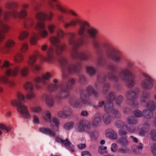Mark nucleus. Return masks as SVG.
<instances>
[{
    "label": "nucleus",
    "mask_w": 156,
    "mask_h": 156,
    "mask_svg": "<svg viewBox=\"0 0 156 156\" xmlns=\"http://www.w3.org/2000/svg\"><path fill=\"white\" fill-rule=\"evenodd\" d=\"M102 119L104 123L106 125L109 124L111 121V116L108 114L105 113L102 117Z\"/></svg>",
    "instance_id": "nucleus-34"
},
{
    "label": "nucleus",
    "mask_w": 156,
    "mask_h": 156,
    "mask_svg": "<svg viewBox=\"0 0 156 156\" xmlns=\"http://www.w3.org/2000/svg\"><path fill=\"white\" fill-rule=\"evenodd\" d=\"M29 36V33L26 31H23L20 32L18 37V39L22 41L27 38Z\"/></svg>",
    "instance_id": "nucleus-35"
},
{
    "label": "nucleus",
    "mask_w": 156,
    "mask_h": 156,
    "mask_svg": "<svg viewBox=\"0 0 156 156\" xmlns=\"http://www.w3.org/2000/svg\"><path fill=\"white\" fill-rule=\"evenodd\" d=\"M125 62L126 65L128 68H130L133 67L134 65L133 62L130 59H126Z\"/></svg>",
    "instance_id": "nucleus-51"
},
{
    "label": "nucleus",
    "mask_w": 156,
    "mask_h": 156,
    "mask_svg": "<svg viewBox=\"0 0 156 156\" xmlns=\"http://www.w3.org/2000/svg\"><path fill=\"white\" fill-rule=\"evenodd\" d=\"M141 145L138 146L137 145H133L132 147V150L134 153L136 154H138L140 153L143 149V144L140 143Z\"/></svg>",
    "instance_id": "nucleus-29"
},
{
    "label": "nucleus",
    "mask_w": 156,
    "mask_h": 156,
    "mask_svg": "<svg viewBox=\"0 0 156 156\" xmlns=\"http://www.w3.org/2000/svg\"><path fill=\"white\" fill-rule=\"evenodd\" d=\"M31 37L30 40V43L31 45H35L37 44V42L39 39L37 34L34 31L31 33Z\"/></svg>",
    "instance_id": "nucleus-28"
},
{
    "label": "nucleus",
    "mask_w": 156,
    "mask_h": 156,
    "mask_svg": "<svg viewBox=\"0 0 156 156\" xmlns=\"http://www.w3.org/2000/svg\"><path fill=\"white\" fill-rule=\"evenodd\" d=\"M82 156H91L90 154L87 151H84L82 152Z\"/></svg>",
    "instance_id": "nucleus-63"
},
{
    "label": "nucleus",
    "mask_w": 156,
    "mask_h": 156,
    "mask_svg": "<svg viewBox=\"0 0 156 156\" xmlns=\"http://www.w3.org/2000/svg\"><path fill=\"white\" fill-rule=\"evenodd\" d=\"M45 25L42 22H37L34 27V30L38 32L39 35L42 38L46 37L48 35V31L44 29Z\"/></svg>",
    "instance_id": "nucleus-16"
},
{
    "label": "nucleus",
    "mask_w": 156,
    "mask_h": 156,
    "mask_svg": "<svg viewBox=\"0 0 156 156\" xmlns=\"http://www.w3.org/2000/svg\"><path fill=\"white\" fill-rule=\"evenodd\" d=\"M153 86V80L147 74V90L151 89Z\"/></svg>",
    "instance_id": "nucleus-36"
},
{
    "label": "nucleus",
    "mask_w": 156,
    "mask_h": 156,
    "mask_svg": "<svg viewBox=\"0 0 156 156\" xmlns=\"http://www.w3.org/2000/svg\"><path fill=\"white\" fill-rule=\"evenodd\" d=\"M39 131L50 137H53L55 136L56 134L55 132L51 129L48 128L42 127L39 128Z\"/></svg>",
    "instance_id": "nucleus-24"
},
{
    "label": "nucleus",
    "mask_w": 156,
    "mask_h": 156,
    "mask_svg": "<svg viewBox=\"0 0 156 156\" xmlns=\"http://www.w3.org/2000/svg\"><path fill=\"white\" fill-rule=\"evenodd\" d=\"M58 115L60 118L66 119L72 116V111L69 107L66 106L63 108V111H60L58 112Z\"/></svg>",
    "instance_id": "nucleus-19"
},
{
    "label": "nucleus",
    "mask_w": 156,
    "mask_h": 156,
    "mask_svg": "<svg viewBox=\"0 0 156 156\" xmlns=\"http://www.w3.org/2000/svg\"><path fill=\"white\" fill-rule=\"evenodd\" d=\"M101 123L102 121L100 117H95L92 122V125L94 127H97L100 126Z\"/></svg>",
    "instance_id": "nucleus-37"
},
{
    "label": "nucleus",
    "mask_w": 156,
    "mask_h": 156,
    "mask_svg": "<svg viewBox=\"0 0 156 156\" xmlns=\"http://www.w3.org/2000/svg\"><path fill=\"white\" fill-rule=\"evenodd\" d=\"M31 5L35 10L38 9L39 4L35 1H33L31 2Z\"/></svg>",
    "instance_id": "nucleus-58"
},
{
    "label": "nucleus",
    "mask_w": 156,
    "mask_h": 156,
    "mask_svg": "<svg viewBox=\"0 0 156 156\" xmlns=\"http://www.w3.org/2000/svg\"><path fill=\"white\" fill-rule=\"evenodd\" d=\"M56 34L57 36L60 38H62L64 35L63 31L59 29L57 30Z\"/></svg>",
    "instance_id": "nucleus-54"
},
{
    "label": "nucleus",
    "mask_w": 156,
    "mask_h": 156,
    "mask_svg": "<svg viewBox=\"0 0 156 156\" xmlns=\"http://www.w3.org/2000/svg\"><path fill=\"white\" fill-rule=\"evenodd\" d=\"M42 116L44 119L47 122H51V115L50 112L48 110H46L43 112Z\"/></svg>",
    "instance_id": "nucleus-32"
},
{
    "label": "nucleus",
    "mask_w": 156,
    "mask_h": 156,
    "mask_svg": "<svg viewBox=\"0 0 156 156\" xmlns=\"http://www.w3.org/2000/svg\"><path fill=\"white\" fill-rule=\"evenodd\" d=\"M23 86L24 88L28 91H30L26 95L27 98V99H31L35 97L36 95L35 93L32 91L34 90V87L31 82L29 81L27 82Z\"/></svg>",
    "instance_id": "nucleus-17"
},
{
    "label": "nucleus",
    "mask_w": 156,
    "mask_h": 156,
    "mask_svg": "<svg viewBox=\"0 0 156 156\" xmlns=\"http://www.w3.org/2000/svg\"><path fill=\"white\" fill-rule=\"evenodd\" d=\"M119 78L126 83V86L129 88L133 87L135 84V75L127 68H125L119 73Z\"/></svg>",
    "instance_id": "nucleus-9"
},
{
    "label": "nucleus",
    "mask_w": 156,
    "mask_h": 156,
    "mask_svg": "<svg viewBox=\"0 0 156 156\" xmlns=\"http://www.w3.org/2000/svg\"><path fill=\"white\" fill-rule=\"evenodd\" d=\"M99 152L102 154H104L107 153V147L106 146H101L99 147Z\"/></svg>",
    "instance_id": "nucleus-48"
},
{
    "label": "nucleus",
    "mask_w": 156,
    "mask_h": 156,
    "mask_svg": "<svg viewBox=\"0 0 156 156\" xmlns=\"http://www.w3.org/2000/svg\"><path fill=\"white\" fill-rule=\"evenodd\" d=\"M125 127L128 131L130 133L134 132L135 129L134 127L133 126H128L126 124Z\"/></svg>",
    "instance_id": "nucleus-53"
},
{
    "label": "nucleus",
    "mask_w": 156,
    "mask_h": 156,
    "mask_svg": "<svg viewBox=\"0 0 156 156\" xmlns=\"http://www.w3.org/2000/svg\"><path fill=\"white\" fill-rule=\"evenodd\" d=\"M63 22L64 23V27L65 28H67L70 26L75 27L77 24H79V27L78 29L77 33L81 37V39L76 40L75 33H70L68 34L69 43L72 48L70 52L71 57L75 60H83L87 59L90 56L89 54L86 52H79L77 51V49L89 43V40L87 38H84V37L87 36L86 33V30L90 36L94 39L98 37V30L91 26L90 24L87 21H81L77 19L72 20L69 23Z\"/></svg>",
    "instance_id": "nucleus-2"
},
{
    "label": "nucleus",
    "mask_w": 156,
    "mask_h": 156,
    "mask_svg": "<svg viewBox=\"0 0 156 156\" xmlns=\"http://www.w3.org/2000/svg\"><path fill=\"white\" fill-rule=\"evenodd\" d=\"M74 124V123L73 122H67L64 124L63 127L65 130H69L73 128Z\"/></svg>",
    "instance_id": "nucleus-38"
},
{
    "label": "nucleus",
    "mask_w": 156,
    "mask_h": 156,
    "mask_svg": "<svg viewBox=\"0 0 156 156\" xmlns=\"http://www.w3.org/2000/svg\"><path fill=\"white\" fill-rule=\"evenodd\" d=\"M69 103L71 105L75 108H78L80 105V103L78 101V98L75 96H72L70 98Z\"/></svg>",
    "instance_id": "nucleus-26"
},
{
    "label": "nucleus",
    "mask_w": 156,
    "mask_h": 156,
    "mask_svg": "<svg viewBox=\"0 0 156 156\" xmlns=\"http://www.w3.org/2000/svg\"><path fill=\"white\" fill-rule=\"evenodd\" d=\"M118 152L122 154H127L129 152V151L128 148L126 147H123L118 150Z\"/></svg>",
    "instance_id": "nucleus-44"
},
{
    "label": "nucleus",
    "mask_w": 156,
    "mask_h": 156,
    "mask_svg": "<svg viewBox=\"0 0 156 156\" xmlns=\"http://www.w3.org/2000/svg\"><path fill=\"white\" fill-rule=\"evenodd\" d=\"M75 128L76 131L83 133L87 132L88 130L90 129L91 126L89 122L83 119L80 120L76 124Z\"/></svg>",
    "instance_id": "nucleus-13"
},
{
    "label": "nucleus",
    "mask_w": 156,
    "mask_h": 156,
    "mask_svg": "<svg viewBox=\"0 0 156 156\" xmlns=\"http://www.w3.org/2000/svg\"><path fill=\"white\" fill-rule=\"evenodd\" d=\"M106 63V61L104 57H101L97 60V64L98 66H105Z\"/></svg>",
    "instance_id": "nucleus-40"
},
{
    "label": "nucleus",
    "mask_w": 156,
    "mask_h": 156,
    "mask_svg": "<svg viewBox=\"0 0 156 156\" xmlns=\"http://www.w3.org/2000/svg\"><path fill=\"white\" fill-rule=\"evenodd\" d=\"M13 64L9 63L7 61H4L3 64L0 66L1 71L4 72L6 76L13 77H16L18 75L20 71V74L23 77L27 76L29 72V69L27 66H24L20 70V68L18 66L14 67L12 69L11 66Z\"/></svg>",
    "instance_id": "nucleus-6"
},
{
    "label": "nucleus",
    "mask_w": 156,
    "mask_h": 156,
    "mask_svg": "<svg viewBox=\"0 0 156 156\" xmlns=\"http://www.w3.org/2000/svg\"><path fill=\"white\" fill-rule=\"evenodd\" d=\"M55 141L58 143L63 144L66 147V148L69 150L71 153H73L75 152V146L66 138L65 140H63L62 138L59 136L55 137Z\"/></svg>",
    "instance_id": "nucleus-15"
},
{
    "label": "nucleus",
    "mask_w": 156,
    "mask_h": 156,
    "mask_svg": "<svg viewBox=\"0 0 156 156\" xmlns=\"http://www.w3.org/2000/svg\"><path fill=\"white\" fill-rule=\"evenodd\" d=\"M151 151L152 153L155 155H156V144H153L151 147Z\"/></svg>",
    "instance_id": "nucleus-62"
},
{
    "label": "nucleus",
    "mask_w": 156,
    "mask_h": 156,
    "mask_svg": "<svg viewBox=\"0 0 156 156\" xmlns=\"http://www.w3.org/2000/svg\"><path fill=\"white\" fill-rule=\"evenodd\" d=\"M19 6V4L16 2H8L5 4L6 9L12 10L10 11H5L4 13V19L5 21H9L11 16L14 19H17L19 17L20 19L23 20V24L24 27L27 29L32 27L34 24V21L30 18H25L27 15V11L26 9L28 8L29 6L27 4H24L22 6L23 9L19 12L15 9Z\"/></svg>",
    "instance_id": "nucleus-4"
},
{
    "label": "nucleus",
    "mask_w": 156,
    "mask_h": 156,
    "mask_svg": "<svg viewBox=\"0 0 156 156\" xmlns=\"http://www.w3.org/2000/svg\"><path fill=\"white\" fill-rule=\"evenodd\" d=\"M0 81L1 83L5 84L9 87H12L15 86V83L13 80H9L7 77L4 75L0 76Z\"/></svg>",
    "instance_id": "nucleus-22"
},
{
    "label": "nucleus",
    "mask_w": 156,
    "mask_h": 156,
    "mask_svg": "<svg viewBox=\"0 0 156 156\" xmlns=\"http://www.w3.org/2000/svg\"><path fill=\"white\" fill-rule=\"evenodd\" d=\"M80 82V83H83L86 82V79L82 75H80L79 76Z\"/></svg>",
    "instance_id": "nucleus-60"
},
{
    "label": "nucleus",
    "mask_w": 156,
    "mask_h": 156,
    "mask_svg": "<svg viewBox=\"0 0 156 156\" xmlns=\"http://www.w3.org/2000/svg\"><path fill=\"white\" fill-rule=\"evenodd\" d=\"M0 52L3 54H6L9 52L10 48L14 46L15 43L12 40L9 39L5 43H1L4 38V33L9 31V27L0 18Z\"/></svg>",
    "instance_id": "nucleus-7"
},
{
    "label": "nucleus",
    "mask_w": 156,
    "mask_h": 156,
    "mask_svg": "<svg viewBox=\"0 0 156 156\" xmlns=\"http://www.w3.org/2000/svg\"><path fill=\"white\" fill-rule=\"evenodd\" d=\"M127 138V136H126V137H121L118 140L117 142L123 147H126L129 144V141Z\"/></svg>",
    "instance_id": "nucleus-27"
},
{
    "label": "nucleus",
    "mask_w": 156,
    "mask_h": 156,
    "mask_svg": "<svg viewBox=\"0 0 156 156\" xmlns=\"http://www.w3.org/2000/svg\"><path fill=\"white\" fill-rule=\"evenodd\" d=\"M151 136L152 140L156 141V130L154 129L151 131Z\"/></svg>",
    "instance_id": "nucleus-52"
},
{
    "label": "nucleus",
    "mask_w": 156,
    "mask_h": 156,
    "mask_svg": "<svg viewBox=\"0 0 156 156\" xmlns=\"http://www.w3.org/2000/svg\"><path fill=\"white\" fill-rule=\"evenodd\" d=\"M62 69L63 73V81L60 83H58V80L56 79L53 80V83L46 84V81L51 77L50 73L47 72L43 74L41 77L37 76L34 79L36 83L42 82L46 87L48 91L51 92H55L59 89H60L59 93L56 95V97L59 100L65 99L70 95L69 90L73 89L75 83V80L71 78L69 79L68 75L66 73L70 74L79 73L81 68V64L78 63L75 64L68 63L66 60L63 57H60L58 59Z\"/></svg>",
    "instance_id": "nucleus-1"
},
{
    "label": "nucleus",
    "mask_w": 156,
    "mask_h": 156,
    "mask_svg": "<svg viewBox=\"0 0 156 156\" xmlns=\"http://www.w3.org/2000/svg\"><path fill=\"white\" fill-rule=\"evenodd\" d=\"M53 122L55 123L56 126L59 125V120L56 118H54L52 119Z\"/></svg>",
    "instance_id": "nucleus-64"
},
{
    "label": "nucleus",
    "mask_w": 156,
    "mask_h": 156,
    "mask_svg": "<svg viewBox=\"0 0 156 156\" xmlns=\"http://www.w3.org/2000/svg\"><path fill=\"white\" fill-rule=\"evenodd\" d=\"M128 122L129 124H136L138 123L137 119L133 116L129 117L127 119Z\"/></svg>",
    "instance_id": "nucleus-41"
},
{
    "label": "nucleus",
    "mask_w": 156,
    "mask_h": 156,
    "mask_svg": "<svg viewBox=\"0 0 156 156\" xmlns=\"http://www.w3.org/2000/svg\"><path fill=\"white\" fill-rule=\"evenodd\" d=\"M87 73L90 76L95 75L96 72V71L91 67H87Z\"/></svg>",
    "instance_id": "nucleus-42"
},
{
    "label": "nucleus",
    "mask_w": 156,
    "mask_h": 156,
    "mask_svg": "<svg viewBox=\"0 0 156 156\" xmlns=\"http://www.w3.org/2000/svg\"><path fill=\"white\" fill-rule=\"evenodd\" d=\"M118 132L119 135L121 136H124V137H126V136H127V132L123 129H119V130Z\"/></svg>",
    "instance_id": "nucleus-59"
},
{
    "label": "nucleus",
    "mask_w": 156,
    "mask_h": 156,
    "mask_svg": "<svg viewBox=\"0 0 156 156\" xmlns=\"http://www.w3.org/2000/svg\"><path fill=\"white\" fill-rule=\"evenodd\" d=\"M144 78L141 81V85L142 88L145 89L143 91L142 95L140 98V102L141 104L145 103L146 101V74L145 73L143 74Z\"/></svg>",
    "instance_id": "nucleus-20"
},
{
    "label": "nucleus",
    "mask_w": 156,
    "mask_h": 156,
    "mask_svg": "<svg viewBox=\"0 0 156 156\" xmlns=\"http://www.w3.org/2000/svg\"><path fill=\"white\" fill-rule=\"evenodd\" d=\"M86 91L88 96L86 94L85 90H82L81 92L80 98L81 102L83 104L88 103L89 100V96L93 95L96 98L99 96L98 93L94 90L92 86H89L87 87L86 89Z\"/></svg>",
    "instance_id": "nucleus-10"
},
{
    "label": "nucleus",
    "mask_w": 156,
    "mask_h": 156,
    "mask_svg": "<svg viewBox=\"0 0 156 156\" xmlns=\"http://www.w3.org/2000/svg\"><path fill=\"white\" fill-rule=\"evenodd\" d=\"M123 99V97L121 95H119L116 100V103L117 105H120L122 103Z\"/></svg>",
    "instance_id": "nucleus-57"
},
{
    "label": "nucleus",
    "mask_w": 156,
    "mask_h": 156,
    "mask_svg": "<svg viewBox=\"0 0 156 156\" xmlns=\"http://www.w3.org/2000/svg\"><path fill=\"white\" fill-rule=\"evenodd\" d=\"M28 48V45L26 43H23L20 48V51L22 52H25Z\"/></svg>",
    "instance_id": "nucleus-55"
},
{
    "label": "nucleus",
    "mask_w": 156,
    "mask_h": 156,
    "mask_svg": "<svg viewBox=\"0 0 156 156\" xmlns=\"http://www.w3.org/2000/svg\"><path fill=\"white\" fill-rule=\"evenodd\" d=\"M23 56L20 53L17 54L14 56V59L16 62H20L23 59Z\"/></svg>",
    "instance_id": "nucleus-43"
},
{
    "label": "nucleus",
    "mask_w": 156,
    "mask_h": 156,
    "mask_svg": "<svg viewBox=\"0 0 156 156\" xmlns=\"http://www.w3.org/2000/svg\"><path fill=\"white\" fill-rule=\"evenodd\" d=\"M112 112V115H114L115 117L117 119L119 118L121 116V114L118 111L115 109L112 108V110L111 112L110 113Z\"/></svg>",
    "instance_id": "nucleus-45"
},
{
    "label": "nucleus",
    "mask_w": 156,
    "mask_h": 156,
    "mask_svg": "<svg viewBox=\"0 0 156 156\" xmlns=\"http://www.w3.org/2000/svg\"><path fill=\"white\" fill-rule=\"evenodd\" d=\"M116 94L113 91L110 92L108 94L107 97V101L104 107L105 111L107 113H110L114 107L113 101H114L116 98Z\"/></svg>",
    "instance_id": "nucleus-14"
},
{
    "label": "nucleus",
    "mask_w": 156,
    "mask_h": 156,
    "mask_svg": "<svg viewBox=\"0 0 156 156\" xmlns=\"http://www.w3.org/2000/svg\"><path fill=\"white\" fill-rule=\"evenodd\" d=\"M105 134L106 137L111 140H115L117 138L118 135L117 133L112 129H107L105 132Z\"/></svg>",
    "instance_id": "nucleus-25"
},
{
    "label": "nucleus",
    "mask_w": 156,
    "mask_h": 156,
    "mask_svg": "<svg viewBox=\"0 0 156 156\" xmlns=\"http://www.w3.org/2000/svg\"><path fill=\"white\" fill-rule=\"evenodd\" d=\"M155 105L152 101H149L147 103V119H150L153 117V111L155 108Z\"/></svg>",
    "instance_id": "nucleus-21"
},
{
    "label": "nucleus",
    "mask_w": 156,
    "mask_h": 156,
    "mask_svg": "<svg viewBox=\"0 0 156 156\" xmlns=\"http://www.w3.org/2000/svg\"><path fill=\"white\" fill-rule=\"evenodd\" d=\"M53 16V14L50 11H49L48 15L44 12H39L36 14V17L38 20L42 22H44L46 20L51 21Z\"/></svg>",
    "instance_id": "nucleus-18"
},
{
    "label": "nucleus",
    "mask_w": 156,
    "mask_h": 156,
    "mask_svg": "<svg viewBox=\"0 0 156 156\" xmlns=\"http://www.w3.org/2000/svg\"><path fill=\"white\" fill-rule=\"evenodd\" d=\"M33 122L35 124H38L40 123L38 117L36 115H34L33 116Z\"/></svg>",
    "instance_id": "nucleus-61"
},
{
    "label": "nucleus",
    "mask_w": 156,
    "mask_h": 156,
    "mask_svg": "<svg viewBox=\"0 0 156 156\" xmlns=\"http://www.w3.org/2000/svg\"><path fill=\"white\" fill-rule=\"evenodd\" d=\"M126 124L121 121H118L115 123V126L119 128H124Z\"/></svg>",
    "instance_id": "nucleus-47"
},
{
    "label": "nucleus",
    "mask_w": 156,
    "mask_h": 156,
    "mask_svg": "<svg viewBox=\"0 0 156 156\" xmlns=\"http://www.w3.org/2000/svg\"><path fill=\"white\" fill-rule=\"evenodd\" d=\"M42 98L45 100L47 105L50 108L52 107L55 104V101L52 97L50 95L44 94Z\"/></svg>",
    "instance_id": "nucleus-23"
},
{
    "label": "nucleus",
    "mask_w": 156,
    "mask_h": 156,
    "mask_svg": "<svg viewBox=\"0 0 156 156\" xmlns=\"http://www.w3.org/2000/svg\"><path fill=\"white\" fill-rule=\"evenodd\" d=\"M94 47L98 51L100 50V48L106 51V57L116 63L121 62L123 56L120 52L111 44L108 41L104 40L100 43L97 40H94L92 41Z\"/></svg>",
    "instance_id": "nucleus-5"
},
{
    "label": "nucleus",
    "mask_w": 156,
    "mask_h": 156,
    "mask_svg": "<svg viewBox=\"0 0 156 156\" xmlns=\"http://www.w3.org/2000/svg\"><path fill=\"white\" fill-rule=\"evenodd\" d=\"M139 92V89L138 88H135L134 90H130L127 92L126 96L127 104L134 108H138V103L135 101V99L137 98V94Z\"/></svg>",
    "instance_id": "nucleus-11"
},
{
    "label": "nucleus",
    "mask_w": 156,
    "mask_h": 156,
    "mask_svg": "<svg viewBox=\"0 0 156 156\" xmlns=\"http://www.w3.org/2000/svg\"><path fill=\"white\" fill-rule=\"evenodd\" d=\"M107 77L110 80L115 82H117L119 80V78L118 76L114 75L112 73H109L107 76L105 74H100L98 77V83H97L95 85V87L97 89L101 87V86L99 85V83H102L104 82L106 80Z\"/></svg>",
    "instance_id": "nucleus-12"
},
{
    "label": "nucleus",
    "mask_w": 156,
    "mask_h": 156,
    "mask_svg": "<svg viewBox=\"0 0 156 156\" xmlns=\"http://www.w3.org/2000/svg\"><path fill=\"white\" fill-rule=\"evenodd\" d=\"M17 96L18 99L21 102L13 99L10 101V103L13 106L17 107L18 112L21 114L23 117L28 119L30 118V115L28 110L27 107L22 103L25 100L24 96L21 93L18 92Z\"/></svg>",
    "instance_id": "nucleus-8"
},
{
    "label": "nucleus",
    "mask_w": 156,
    "mask_h": 156,
    "mask_svg": "<svg viewBox=\"0 0 156 156\" xmlns=\"http://www.w3.org/2000/svg\"><path fill=\"white\" fill-rule=\"evenodd\" d=\"M56 28L55 25L51 24L49 25L48 27V30L51 34H53L55 32V30Z\"/></svg>",
    "instance_id": "nucleus-50"
},
{
    "label": "nucleus",
    "mask_w": 156,
    "mask_h": 156,
    "mask_svg": "<svg viewBox=\"0 0 156 156\" xmlns=\"http://www.w3.org/2000/svg\"><path fill=\"white\" fill-rule=\"evenodd\" d=\"M32 111L36 113L40 112L42 111V109L40 106H35L31 108Z\"/></svg>",
    "instance_id": "nucleus-56"
},
{
    "label": "nucleus",
    "mask_w": 156,
    "mask_h": 156,
    "mask_svg": "<svg viewBox=\"0 0 156 156\" xmlns=\"http://www.w3.org/2000/svg\"><path fill=\"white\" fill-rule=\"evenodd\" d=\"M138 130L139 131V134L140 136H144L146 132V129L144 127H142L141 126H140L138 127Z\"/></svg>",
    "instance_id": "nucleus-49"
},
{
    "label": "nucleus",
    "mask_w": 156,
    "mask_h": 156,
    "mask_svg": "<svg viewBox=\"0 0 156 156\" xmlns=\"http://www.w3.org/2000/svg\"><path fill=\"white\" fill-rule=\"evenodd\" d=\"M146 110H144L142 112L138 109L135 110L133 112V113L134 115L138 118H140L143 117L145 118L146 117Z\"/></svg>",
    "instance_id": "nucleus-30"
},
{
    "label": "nucleus",
    "mask_w": 156,
    "mask_h": 156,
    "mask_svg": "<svg viewBox=\"0 0 156 156\" xmlns=\"http://www.w3.org/2000/svg\"><path fill=\"white\" fill-rule=\"evenodd\" d=\"M51 0L55 2V5L56 9L58 10L63 13H66V10L60 5V2L58 0Z\"/></svg>",
    "instance_id": "nucleus-31"
},
{
    "label": "nucleus",
    "mask_w": 156,
    "mask_h": 156,
    "mask_svg": "<svg viewBox=\"0 0 156 156\" xmlns=\"http://www.w3.org/2000/svg\"><path fill=\"white\" fill-rule=\"evenodd\" d=\"M90 136L91 140L93 141L96 140L99 136V131L96 130H94L90 133Z\"/></svg>",
    "instance_id": "nucleus-33"
},
{
    "label": "nucleus",
    "mask_w": 156,
    "mask_h": 156,
    "mask_svg": "<svg viewBox=\"0 0 156 156\" xmlns=\"http://www.w3.org/2000/svg\"><path fill=\"white\" fill-rule=\"evenodd\" d=\"M110 87V84L109 83H106L103 86V92L104 94H106L109 90Z\"/></svg>",
    "instance_id": "nucleus-46"
},
{
    "label": "nucleus",
    "mask_w": 156,
    "mask_h": 156,
    "mask_svg": "<svg viewBox=\"0 0 156 156\" xmlns=\"http://www.w3.org/2000/svg\"><path fill=\"white\" fill-rule=\"evenodd\" d=\"M107 67L109 70L114 73H116L117 71V68L115 65L112 63L108 64L107 66Z\"/></svg>",
    "instance_id": "nucleus-39"
},
{
    "label": "nucleus",
    "mask_w": 156,
    "mask_h": 156,
    "mask_svg": "<svg viewBox=\"0 0 156 156\" xmlns=\"http://www.w3.org/2000/svg\"><path fill=\"white\" fill-rule=\"evenodd\" d=\"M50 41L51 44L55 47V49L51 47H49L46 51V57L40 54L37 51H36L35 54L29 57L28 63L31 70L36 74L37 73L41 68L39 65L35 64L37 56H39L42 62L46 61L48 63H53L55 60V54L57 55H61L66 48V45L64 44H61L60 39L56 36L51 37Z\"/></svg>",
    "instance_id": "nucleus-3"
}]
</instances>
